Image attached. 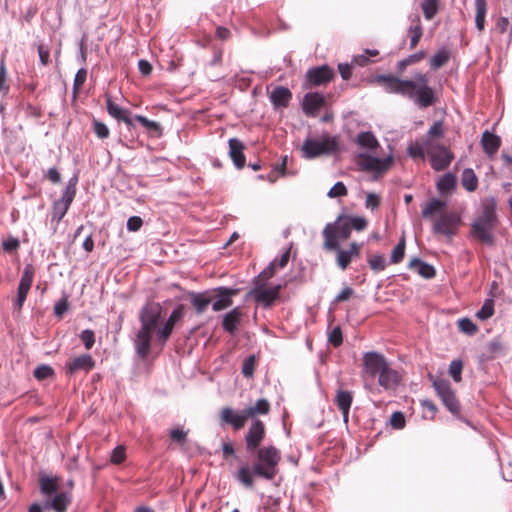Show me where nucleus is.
<instances>
[{
  "instance_id": "f257e3e1",
  "label": "nucleus",
  "mask_w": 512,
  "mask_h": 512,
  "mask_svg": "<svg viewBox=\"0 0 512 512\" xmlns=\"http://www.w3.org/2000/svg\"><path fill=\"white\" fill-rule=\"evenodd\" d=\"M375 82L387 93L399 94L420 109L428 108L437 102L435 90L429 85L426 74L417 73L411 79H401L393 75H377Z\"/></svg>"
},
{
  "instance_id": "f03ea898",
  "label": "nucleus",
  "mask_w": 512,
  "mask_h": 512,
  "mask_svg": "<svg viewBox=\"0 0 512 512\" xmlns=\"http://www.w3.org/2000/svg\"><path fill=\"white\" fill-rule=\"evenodd\" d=\"M496 223V202L493 198L487 199L482 203L480 216L472 224L473 236L485 244L492 245L494 242L492 230Z\"/></svg>"
},
{
  "instance_id": "7ed1b4c3",
  "label": "nucleus",
  "mask_w": 512,
  "mask_h": 512,
  "mask_svg": "<svg viewBox=\"0 0 512 512\" xmlns=\"http://www.w3.org/2000/svg\"><path fill=\"white\" fill-rule=\"evenodd\" d=\"M281 460L280 451L274 446H266L257 450L256 462L253 464L255 476L272 480L278 473Z\"/></svg>"
},
{
  "instance_id": "20e7f679",
  "label": "nucleus",
  "mask_w": 512,
  "mask_h": 512,
  "mask_svg": "<svg viewBox=\"0 0 512 512\" xmlns=\"http://www.w3.org/2000/svg\"><path fill=\"white\" fill-rule=\"evenodd\" d=\"M337 146L336 137L327 133L319 137H307L301 146V155L305 159H314L335 152Z\"/></svg>"
},
{
  "instance_id": "39448f33",
  "label": "nucleus",
  "mask_w": 512,
  "mask_h": 512,
  "mask_svg": "<svg viewBox=\"0 0 512 512\" xmlns=\"http://www.w3.org/2000/svg\"><path fill=\"white\" fill-rule=\"evenodd\" d=\"M352 227L347 217H338L334 223H328L322 231L324 237L323 248L327 251L338 249L340 240L349 238Z\"/></svg>"
},
{
  "instance_id": "423d86ee",
  "label": "nucleus",
  "mask_w": 512,
  "mask_h": 512,
  "mask_svg": "<svg viewBox=\"0 0 512 512\" xmlns=\"http://www.w3.org/2000/svg\"><path fill=\"white\" fill-rule=\"evenodd\" d=\"M78 182L77 176H73L69 179L65 190L60 199L54 201L51 213V222L55 223L56 226L63 219L68 212L70 205L72 204L76 195V185Z\"/></svg>"
},
{
  "instance_id": "0eeeda50",
  "label": "nucleus",
  "mask_w": 512,
  "mask_h": 512,
  "mask_svg": "<svg viewBox=\"0 0 512 512\" xmlns=\"http://www.w3.org/2000/svg\"><path fill=\"white\" fill-rule=\"evenodd\" d=\"M392 156L378 158L366 153H360L357 157V164L362 171L373 172L375 178L385 173L392 165Z\"/></svg>"
},
{
  "instance_id": "6e6552de",
  "label": "nucleus",
  "mask_w": 512,
  "mask_h": 512,
  "mask_svg": "<svg viewBox=\"0 0 512 512\" xmlns=\"http://www.w3.org/2000/svg\"><path fill=\"white\" fill-rule=\"evenodd\" d=\"M460 216L455 212L441 213L433 222V233L451 238L456 234Z\"/></svg>"
},
{
  "instance_id": "1a4fd4ad",
  "label": "nucleus",
  "mask_w": 512,
  "mask_h": 512,
  "mask_svg": "<svg viewBox=\"0 0 512 512\" xmlns=\"http://www.w3.org/2000/svg\"><path fill=\"white\" fill-rule=\"evenodd\" d=\"M428 155L431 167L435 171H443L449 167L453 160V154L443 144L428 142Z\"/></svg>"
},
{
  "instance_id": "9d476101",
  "label": "nucleus",
  "mask_w": 512,
  "mask_h": 512,
  "mask_svg": "<svg viewBox=\"0 0 512 512\" xmlns=\"http://www.w3.org/2000/svg\"><path fill=\"white\" fill-rule=\"evenodd\" d=\"M386 358L378 352H366L363 355V376L377 377L388 366Z\"/></svg>"
},
{
  "instance_id": "9b49d317",
  "label": "nucleus",
  "mask_w": 512,
  "mask_h": 512,
  "mask_svg": "<svg viewBox=\"0 0 512 512\" xmlns=\"http://www.w3.org/2000/svg\"><path fill=\"white\" fill-rule=\"evenodd\" d=\"M157 326L151 324L141 323V328L136 334L134 345L137 354L141 358H146L150 353L152 334L156 331Z\"/></svg>"
},
{
  "instance_id": "f8f14e48",
  "label": "nucleus",
  "mask_w": 512,
  "mask_h": 512,
  "mask_svg": "<svg viewBox=\"0 0 512 512\" xmlns=\"http://www.w3.org/2000/svg\"><path fill=\"white\" fill-rule=\"evenodd\" d=\"M35 269L32 264H26L22 271V275L19 281L17 289V298L15 300V307L21 310L26 300L27 294L32 286Z\"/></svg>"
},
{
  "instance_id": "ddd939ff",
  "label": "nucleus",
  "mask_w": 512,
  "mask_h": 512,
  "mask_svg": "<svg viewBox=\"0 0 512 512\" xmlns=\"http://www.w3.org/2000/svg\"><path fill=\"white\" fill-rule=\"evenodd\" d=\"M433 386L447 409L455 414L459 412V402L447 380H436Z\"/></svg>"
},
{
  "instance_id": "4468645a",
  "label": "nucleus",
  "mask_w": 512,
  "mask_h": 512,
  "mask_svg": "<svg viewBox=\"0 0 512 512\" xmlns=\"http://www.w3.org/2000/svg\"><path fill=\"white\" fill-rule=\"evenodd\" d=\"M265 425L261 420H254L246 435H245V444L246 450L248 452H254L260 449V445L265 438Z\"/></svg>"
},
{
  "instance_id": "2eb2a0df",
  "label": "nucleus",
  "mask_w": 512,
  "mask_h": 512,
  "mask_svg": "<svg viewBox=\"0 0 512 512\" xmlns=\"http://www.w3.org/2000/svg\"><path fill=\"white\" fill-rule=\"evenodd\" d=\"M255 287L248 293L249 296H253L255 301L261 303L264 308L271 306L274 300L279 296L281 289L280 285L273 287H266L264 284H254Z\"/></svg>"
},
{
  "instance_id": "dca6fc26",
  "label": "nucleus",
  "mask_w": 512,
  "mask_h": 512,
  "mask_svg": "<svg viewBox=\"0 0 512 512\" xmlns=\"http://www.w3.org/2000/svg\"><path fill=\"white\" fill-rule=\"evenodd\" d=\"M219 418L221 426L230 425L237 431L244 427L249 417L246 415L245 409L237 412L230 407H224L220 411Z\"/></svg>"
},
{
  "instance_id": "f3484780",
  "label": "nucleus",
  "mask_w": 512,
  "mask_h": 512,
  "mask_svg": "<svg viewBox=\"0 0 512 512\" xmlns=\"http://www.w3.org/2000/svg\"><path fill=\"white\" fill-rule=\"evenodd\" d=\"M95 366V361L89 354L80 355L66 363V372L73 375L79 371L88 372Z\"/></svg>"
},
{
  "instance_id": "a211bd4d",
  "label": "nucleus",
  "mask_w": 512,
  "mask_h": 512,
  "mask_svg": "<svg viewBox=\"0 0 512 512\" xmlns=\"http://www.w3.org/2000/svg\"><path fill=\"white\" fill-rule=\"evenodd\" d=\"M182 317H183V307L178 306L172 311V313L170 314L169 318L167 319L165 325L161 329L157 330V332H156L157 340L161 344L166 343V341L168 340L169 336L171 335V333L173 331L174 325Z\"/></svg>"
},
{
  "instance_id": "6ab92c4d",
  "label": "nucleus",
  "mask_w": 512,
  "mask_h": 512,
  "mask_svg": "<svg viewBox=\"0 0 512 512\" xmlns=\"http://www.w3.org/2000/svg\"><path fill=\"white\" fill-rule=\"evenodd\" d=\"M333 76V70L327 65L312 68L307 72V79L314 86L328 83L332 80Z\"/></svg>"
},
{
  "instance_id": "aec40b11",
  "label": "nucleus",
  "mask_w": 512,
  "mask_h": 512,
  "mask_svg": "<svg viewBox=\"0 0 512 512\" xmlns=\"http://www.w3.org/2000/svg\"><path fill=\"white\" fill-rule=\"evenodd\" d=\"M377 377L379 385L385 390H394L401 382V375L389 364Z\"/></svg>"
},
{
  "instance_id": "412c9836",
  "label": "nucleus",
  "mask_w": 512,
  "mask_h": 512,
  "mask_svg": "<svg viewBox=\"0 0 512 512\" xmlns=\"http://www.w3.org/2000/svg\"><path fill=\"white\" fill-rule=\"evenodd\" d=\"M162 308L158 303H148L140 311L139 319L141 323L158 326L161 318Z\"/></svg>"
},
{
  "instance_id": "4be33fe9",
  "label": "nucleus",
  "mask_w": 512,
  "mask_h": 512,
  "mask_svg": "<svg viewBox=\"0 0 512 512\" xmlns=\"http://www.w3.org/2000/svg\"><path fill=\"white\" fill-rule=\"evenodd\" d=\"M217 299L212 301L214 311H221L232 305L231 297L238 293L237 289L219 287L217 290Z\"/></svg>"
},
{
  "instance_id": "5701e85b",
  "label": "nucleus",
  "mask_w": 512,
  "mask_h": 512,
  "mask_svg": "<svg viewBox=\"0 0 512 512\" xmlns=\"http://www.w3.org/2000/svg\"><path fill=\"white\" fill-rule=\"evenodd\" d=\"M106 107L108 114L117 119L118 121H123L128 129L133 127V121L130 118V111L128 109L122 108L116 103L112 101L110 97L106 99Z\"/></svg>"
},
{
  "instance_id": "b1692460",
  "label": "nucleus",
  "mask_w": 512,
  "mask_h": 512,
  "mask_svg": "<svg viewBox=\"0 0 512 512\" xmlns=\"http://www.w3.org/2000/svg\"><path fill=\"white\" fill-rule=\"evenodd\" d=\"M229 156L236 168L241 169L245 166V155L243 153L244 144L237 138H231L228 141Z\"/></svg>"
},
{
  "instance_id": "393cba45",
  "label": "nucleus",
  "mask_w": 512,
  "mask_h": 512,
  "mask_svg": "<svg viewBox=\"0 0 512 512\" xmlns=\"http://www.w3.org/2000/svg\"><path fill=\"white\" fill-rule=\"evenodd\" d=\"M324 101V97L319 93H307L303 99V111L307 115L315 116Z\"/></svg>"
},
{
  "instance_id": "a878e982",
  "label": "nucleus",
  "mask_w": 512,
  "mask_h": 512,
  "mask_svg": "<svg viewBox=\"0 0 512 512\" xmlns=\"http://www.w3.org/2000/svg\"><path fill=\"white\" fill-rule=\"evenodd\" d=\"M353 401V395L350 391L339 389L337 390L335 403L337 407L341 410L343 415L344 423H348L349 419V411Z\"/></svg>"
},
{
  "instance_id": "bb28decb",
  "label": "nucleus",
  "mask_w": 512,
  "mask_h": 512,
  "mask_svg": "<svg viewBox=\"0 0 512 512\" xmlns=\"http://www.w3.org/2000/svg\"><path fill=\"white\" fill-rule=\"evenodd\" d=\"M409 20L410 26L408 28V34L410 36V48L413 49L417 46L423 35V28L418 14L410 15Z\"/></svg>"
},
{
  "instance_id": "cd10ccee",
  "label": "nucleus",
  "mask_w": 512,
  "mask_h": 512,
  "mask_svg": "<svg viewBox=\"0 0 512 512\" xmlns=\"http://www.w3.org/2000/svg\"><path fill=\"white\" fill-rule=\"evenodd\" d=\"M292 98L290 90L283 86L274 88L270 94V100L275 107H286Z\"/></svg>"
},
{
  "instance_id": "c85d7f7f",
  "label": "nucleus",
  "mask_w": 512,
  "mask_h": 512,
  "mask_svg": "<svg viewBox=\"0 0 512 512\" xmlns=\"http://www.w3.org/2000/svg\"><path fill=\"white\" fill-rule=\"evenodd\" d=\"M481 143L484 151L488 155H493L498 151L501 145V139L497 135L490 133L489 131H485L482 135Z\"/></svg>"
},
{
  "instance_id": "c756f323",
  "label": "nucleus",
  "mask_w": 512,
  "mask_h": 512,
  "mask_svg": "<svg viewBox=\"0 0 512 512\" xmlns=\"http://www.w3.org/2000/svg\"><path fill=\"white\" fill-rule=\"evenodd\" d=\"M242 317V312L240 308L236 307L230 312H228L224 318H223V328L227 332L233 334L238 327V324L240 323V319Z\"/></svg>"
},
{
  "instance_id": "7c9ffc66",
  "label": "nucleus",
  "mask_w": 512,
  "mask_h": 512,
  "mask_svg": "<svg viewBox=\"0 0 512 512\" xmlns=\"http://www.w3.org/2000/svg\"><path fill=\"white\" fill-rule=\"evenodd\" d=\"M409 268L415 270L419 275L426 279H431L436 274V271L432 265L418 258H413L409 262Z\"/></svg>"
},
{
  "instance_id": "2f4dec72",
  "label": "nucleus",
  "mask_w": 512,
  "mask_h": 512,
  "mask_svg": "<svg viewBox=\"0 0 512 512\" xmlns=\"http://www.w3.org/2000/svg\"><path fill=\"white\" fill-rule=\"evenodd\" d=\"M461 184L468 192H473L477 189L478 178L474 173L473 169L466 168L461 174Z\"/></svg>"
},
{
  "instance_id": "473e14b6",
  "label": "nucleus",
  "mask_w": 512,
  "mask_h": 512,
  "mask_svg": "<svg viewBox=\"0 0 512 512\" xmlns=\"http://www.w3.org/2000/svg\"><path fill=\"white\" fill-rule=\"evenodd\" d=\"M446 207V202L440 199H432L426 202L422 208V216L424 218H429L433 214L439 213Z\"/></svg>"
},
{
  "instance_id": "72a5a7b5",
  "label": "nucleus",
  "mask_w": 512,
  "mask_h": 512,
  "mask_svg": "<svg viewBox=\"0 0 512 512\" xmlns=\"http://www.w3.org/2000/svg\"><path fill=\"white\" fill-rule=\"evenodd\" d=\"M436 186L441 194H449L456 187V177L451 173H446L439 179Z\"/></svg>"
},
{
  "instance_id": "f704fd0d",
  "label": "nucleus",
  "mask_w": 512,
  "mask_h": 512,
  "mask_svg": "<svg viewBox=\"0 0 512 512\" xmlns=\"http://www.w3.org/2000/svg\"><path fill=\"white\" fill-rule=\"evenodd\" d=\"M71 502V497L68 493L61 492L56 494L50 502V507L56 512H66L67 506Z\"/></svg>"
},
{
  "instance_id": "c9c22d12",
  "label": "nucleus",
  "mask_w": 512,
  "mask_h": 512,
  "mask_svg": "<svg viewBox=\"0 0 512 512\" xmlns=\"http://www.w3.org/2000/svg\"><path fill=\"white\" fill-rule=\"evenodd\" d=\"M475 24L479 31L485 27V18L487 12L486 0H475Z\"/></svg>"
},
{
  "instance_id": "e433bc0d",
  "label": "nucleus",
  "mask_w": 512,
  "mask_h": 512,
  "mask_svg": "<svg viewBox=\"0 0 512 512\" xmlns=\"http://www.w3.org/2000/svg\"><path fill=\"white\" fill-rule=\"evenodd\" d=\"M246 415L248 417H255L257 415H265L270 410V404L266 399H259L254 405L247 407Z\"/></svg>"
},
{
  "instance_id": "4c0bfd02",
  "label": "nucleus",
  "mask_w": 512,
  "mask_h": 512,
  "mask_svg": "<svg viewBox=\"0 0 512 512\" xmlns=\"http://www.w3.org/2000/svg\"><path fill=\"white\" fill-rule=\"evenodd\" d=\"M253 475V466L244 465L239 468L236 478L245 487L250 488L254 484Z\"/></svg>"
},
{
  "instance_id": "58836bf2",
  "label": "nucleus",
  "mask_w": 512,
  "mask_h": 512,
  "mask_svg": "<svg viewBox=\"0 0 512 512\" xmlns=\"http://www.w3.org/2000/svg\"><path fill=\"white\" fill-rule=\"evenodd\" d=\"M356 143L369 150H374L379 144L376 137L371 132H360L357 135Z\"/></svg>"
},
{
  "instance_id": "ea45409f",
  "label": "nucleus",
  "mask_w": 512,
  "mask_h": 512,
  "mask_svg": "<svg viewBox=\"0 0 512 512\" xmlns=\"http://www.w3.org/2000/svg\"><path fill=\"white\" fill-rule=\"evenodd\" d=\"M439 0H423L421 9L426 20H432L439 11Z\"/></svg>"
},
{
  "instance_id": "a19ab883",
  "label": "nucleus",
  "mask_w": 512,
  "mask_h": 512,
  "mask_svg": "<svg viewBox=\"0 0 512 512\" xmlns=\"http://www.w3.org/2000/svg\"><path fill=\"white\" fill-rule=\"evenodd\" d=\"M428 142L432 141L427 139L423 144L411 143L407 148L408 154L412 158H424L426 154L428 155Z\"/></svg>"
},
{
  "instance_id": "79ce46f5",
  "label": "nucleus",
  "mask_w": 512,
  "mask_h": 512,
  "mask_svg": "<svg viewBox=\"0 0 512 512\" xmlns=\"http://www.w3.org/2000/svg\"><path fill=\"white\" fill-rule=\"evenodd\" d=\"M211 302L212 298L205 294L192 295L191 303L199 314L203 313Z\"/></svg>"
},
{
  "instance_id": "37998d69",
  "label": "nucleus",
  "mask_w": 512,
  "mask_h": 512,
  "mask_svg": "<svg viewBox=\"0 0 512 512\" xmlns=\"http://www.w3.org/2000/svg\"><path fill=\"white\" fill-rule=\"evenodd\" d=\"M450 59V52L447 49L438 50L431 58V68L437 70L444 66Z\"/></svg>"
},
{
  "instance_id": "c03bdc74",
  "label": "nucleus",
  "mask_w": 512,
  "mask_h": 512,
  "mask_svg": "<svg viewBox=\"0 0 512 512\" xmlns=\"http://www.w3.org/2000/svg\"><path fill=\"white\" fill-rule=\"evenodd\" d=\"M333 251L337 252L336 263L338 267L342 270H346L353 259L349 252L347 250L341 249L339 245L338 249H334Z\"/></svg>"
},
{
  "instance_id": "a18cd8bd",
  "label": "nucleus",
  "mask_w": 512,
  "mask_h": 512,
  "mask_svg": "<svg viewBox=\"0 0 512 512\" xmlns=\"http://www.w3.org/2000/svg\"><path fill=\"white\" fill-rule=\"evenodd\" d=\"M494 313V301L492 299H486L481 309L476 313V317L480 320L489 319Z\"/></svg>"
},
{
  "instance_id": "49530a36",
  "label": "nucleus",
  "mask_w": 512,
  "mask_h": 512,
  "mask_svg": "<svg viewBox=\"0 0 512 512\" xmlns=\"http://www.w3.org/2000/svg\"><path fill=\"white\" fill-rule=\"evenodd\" d=\"M405 254V239L402 237L399 243L393 248L390 262L397 264L402 261Z\"/></svg>"
},
{
  "instance_id": "de8ad7c7",
  "label": "nucleus",
  "mask_w": 512,
  "mask_h": 512,
  "mask_svg": "<svg viewBox=\"0 0 512 512\" xmlns=\"http://www.w3.org/2000/svg\"><path fill=\"white\" fill-rule=\"evenodd\" d=\"M40 488L42 493L50 495L56 492L57 485L53 478L44 476L40 479Z\"/></svg>"
},
{
  "instance_id": "09e8293b",
  "label": "nucleus",
  "mask_w": 512,
  "mask_h": 512,
  "mask_svg": "<svg viewBox=\"0 0 512 512\" xmlns=\"http://www.w3.org/2000/svg\"><path fill=\"white\" fill-rule=\"evenodd\" d=\"M370 268L375 272L383 271L386 267V260L383 255H372L368 258Z\"/></svg>"
},
{
  "instance_id": "8fccbe9b",
  "label": "nucleus",
  "mask_w": 512,
  "mask_h": 512,
  "mask_svg": "<svg viewBox=\"0 0 512 512\" xmlns=\"http://www.w3.org/2000/svg\"><path fill=\"white\" fill-rule=\"evenodd\" d=\"M255 366H256V356L250 355L249 357H247L245 359L243 366H242V374L244 375V377L251 378L254 374Z\"/></svg>"
},
{
  "instance_id": "3c124183",
  "label": "nucleus",
  "mask_w": 512,
  "mask_h": 512,
  "mask_svg": "<svg viewBox=\"0 0 512 512\" xmlns=\"http://www.w3.org/2000/svg\"><path fill=\"white\" fill-rule=\"evenodd\" d=\"M458 327L461 332L467 335H473L478 330L477 326L469 318L460 319L458 321Z\"/></svg>"
},
{
  "instance_id": "603ef678",
  "label": "nucleus",
  "mask_w": 512,
  "mask_h": 512,
  "mask_svg": "<svg viewBox=\"0 0 512 512\" xmlns=\"http://www.w3.org/2000/svg\"><path fill=\"white\" fill-rule=\"evenodd\" d=\"M463 369V363L461 360H453L449 366V374L455 382L461 381V372Z\"/></svg>"
},
{
  "instance_id": "864d4df0",
  "label": "nucleus",
  "mask_w": 512,
  "mask_h": 512,
  "mask_svg": "<svg viewBox=\"0 0 512 512\" xmlns=\"http://www.w3.org/2000/svg\"><path fill=\"white\" fill-rule=\"evenodd\" d=\"M275 268H276V260L272 261L269 266L264 269L255 279H254V284H262L261 283V280L263 279L264 281L268 280L269 278H271L273 275H274V272H275Z\"/></svg>"
},
{
  "instance_id": "5fc2aeb1",
  "label": "nucleus",
  "mask_w": 512,
  "mask_h": 512,
  "mask_svg": "<svg viewBox=\"0 0 512 512\" xmlns=\"http://www.w3.org/2000/svg\"><path fill=\"white\" fill-rule=\"evenodd\" d=\"M126 459V452L124 446H117L113 449L111 453L110 460L113 464L119 465L124 462Z\"/></svg>"
},
{
  "instance_id": "6e6d98bb",
  "label": "nucleus",
  "mask_w": 512,
  "mask_h": 512,
  "mask_svg": "<svg viewBox=\"0 0 512 512\" xmlns=\"http://www.w3.org/2000/svg\"><path fill=\"white\" fill-rule=\"evenodd\" d=\"M80 339L83 342L85 348L87 350H90L95 343L94 331L90 329L83 330L80 334Z\"/></svg>"
},
{
  "instance_id": "4d7b16f0",
  "label": "nucleus",
  "mask_w": 512,
  "mask_h": 512,
  "mask_svg": "<svg viewBox=\"0 0 512 512\" xmlns=\"http://www.w3.org/2000/svg\"><path fill=\"white\" fill-rule=\"evenodd\" d=\"M52 374H53V369H52V367H50L48 365L38 366L34 370V377L38 380L46 379V378L50 377Z\"/></svg>"
},
{
  "instance_id": "13d9d810",
  "label": "nucleus",
  "mask_w": 512,
  "mask_h": 512,
  "mask_svg": "<svg viewBox=\"0 0 512 512\" xmlns=\"http://www.w3.org/2000/svg\"><path fill=\"white\" fill-rule=\"evenodd\" d=\"M93 128H94V132L95 134L100 138V139H105L109 136V128L106 126V124L98 121V120H94L93 121Z\"/></svg>"
},
{
  "instance_id": "bf43d9fd",
  "label": "nucleus",
  "mask_w": 512,
  "mask_h": 512,
  "mask_svg": "<svg viewBox=\"0 0 512 512\" xmlns=\"http://www.w3.org/2000/svg\"><path fill=\"white\" fill-rule=\"evenodd\" d=\"M328 341L334 347H338L339 345H341L343 339L340 327H335L331 330L328 336Z\"/></svg>"
},
{
  "instance_id": "052dcab7",
  "label": "nucleus",
  "mask_w": 512,
  "mask_h": 512,
  "mask_svg": "<svg viewBox=\"0 0 512 512\" xmlns=\"http://www.w3.org/2000/svg\"><path fill=\"white\" fill-rule=\"evenodd\" d=\"M347 194L346 186L342 182H337L329 191L328 197L335 198L345 196Z\"/></svg>"
},
{
  "instance_id": "680f3d73",
  "label": "nucleus",
  "mask_w": 512,
  "mask_h": 512,
  "mask_svg": "<svg viewBox=\"0 0 512 512\" xmlns=\"http://www.w3.org/2000/svg\"><path fill=\"white\" fill-rule=\"evenodd\" d=\"M86 77H87V70L84 68H80L77 71L75 78H74V83H73L74 91H78L83 86V84L86 81Z\"/></svg>"
},
{
  "instance_id": "e2e57ef3",
  "label": "nucleus",
  "mask_w": 512,
  "mask_h": 512,
  "mask_svg": "<svg viewBox=\"0 0 512 512\" xmlns=\"http://www.w3.org/2000/svg\"><path fill=\"white\" fill-rule=\"evenodd\" d=\"M390 424L395 429H402L405 426V417L402 412H394L390 418Z\"/></svg>"
},
{
  "instance_id": "0e129e2a",
  "label": "nucleus",
  "mask_w": 512,
  "mask_h": 512,
  "mask_svg": "<svg viewBox=\"0 0 512 512\" xmlns=\"http://www.w3.org/2000/svg\"><path fill=\"white\" fill-rule=\"evenodd\" d=\"M349 220V224L352 229L356 231H362L367 227V220L363 217H347Z\"/></svg>"
},
{
  "instance_id": "69168bd1",
  "label": "nucleus",
  "mask_w": 512,
  "mask_h": 512,
  "mask_svg": "<svg viewBox=\"0 0 512 512\" xmlns=\"http://www.w3.org/2000/svg\"><path fill=\"white\" fill-rule=\"evenodd\" d=\"M135 120H137L142 126H144L145 128H147L149 130L156 131V130L160 129V125L157 122L151 121L148 118H146L145 116L136 115Z\"/></svg>"
},
{
  "instance_id": "338daca9",
  "label": "nucleus",
  "mask_w": 512,
  "mask_h": 512,
  "mask_svg": "<svg viewBox=\"0 0 512 512\" xmlns=\"http://www.w3.org/2000/svg\"><path fill=\"white\" fill-rule=\"evenodd\" d=\"M143 225V220L139 216H131L127 220V229L131 232L140 230Z\"/></svg>"
},
{
  "instance_id": "774afa93",
  "label": "nucleus",
  "mask_w": 512,
  "mask_h": 512,
  "mask_svg": "<svg viewBox=\"0 0 512 512\" xmlns=\"http://www.w3.org/2000/svg\"><path fill=\"white\" fill-rule=\"evenodd\" d=\"M68 301L66 298L61 299L59 302H57L54 306V314L61 318L63 314L68 310Z\"/></svg>"
}]
</instances>
